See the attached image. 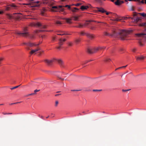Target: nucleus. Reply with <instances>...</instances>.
<instances>
[{
	"label": "nucleus",
	"instance_id": "f257e3e1",
	"mask_svg": "<svg viewBox=\"0 0 146 146\" xmlns=\"http://www.w3.org/2000/svg\"><path fill=\"white\" fill-rule=\"evenodd\" d=\"M129 31L126 30H122L119 31L114 30L111 34L105 32L104 35L106 36L115 37L119 36L121 40H127L129 39Z\"/></svg>",
	"mask_w": 146,
	"mask_h": 146
},
{
	"label": "nucleus",
	"instance_id": "f03ea898",
	"mask_svg": "<svg viewBox=\"0 0 146 146\" xmlns=\"http://www.w3.org/2000/svg\"><path fill=\"white\" fill-rule=\"evenodd\" d=\"M136 36L138 37L137 39L139 40V44L140 46H143V43L146 41V28L144 31V32L143 33L140 34H135Z\"/></svg>",
	"mask_w": 146,
	"mask_h": 146
},
{
	"label": "nucleus",
	"instance_id": "7ed1b4c3",
	"mask_svg": "<svg viewBox=\"0 0 146 146\" xmlns=\"http://www.w3.org/2000/svg\"><path fill=\"white\" fill-rule=\"evenodd\" d=\"M28 30L26 27L24 28L22 32H17L15 33L16 34L20 35L21 36L25 37H29L31 39L34 38L35 36L34 35L32 34H30L28 32Z\"/></svg>",
	"mask_w": 146,
	"mask_h": 146
},
{
	"label": "nucleus",
	"instance_id": "20e7f679",
	"mask_svg": "<svg viewBox=\"0 0 146 146\" xmlns=\"http://www.w3.org/2000/svg\"><path fill=\"white\" fill-rule=\"evenodd\" d=\"M52 11L54 12L61 11L63 12L64 10V8H62V6L60 5L58 7L57 6H54L52 7Z\"/></svg>",
	"mask_w": 146,
	"mask_h": 146
},
{
	"label": "nucleus",
	"instance_id": "39448f33",
	"mask_svg": "<svg viewBox=\"0 0 146 146\" xmlns=\"http://www.w3.org/2000/svg\"><path fill=\"white\" fill-rule=\"evenodd\" d=\"M31 25L32 26H36L40 27L41 29H44L47 27V26L42 25L40 22L33 23L31 24Z\"/></svg>",
	"mask_w": 146,
	"mask_h": 146
},
{
	"label": "nucleus",
	"instance_id": "423d86ee",
	"mask_svg": "<svg viewBox=\"0 0 146 146\" xmlns=\"http://www.w3.org/2000/svg\"><path fill=\"white\" fill-rule=\"evenodd\" d=\"M99 50H100L99 47H96L92 48H88L87 52L90 54H92L97 52Z\"/></svg>",
	"mask_w": 146,
	"mask_h": 146
},
{
	"label": "nucleus",
	"instance_id": "0eeeda50",
	"mask_svg": "<svg viewBox=\"0 0 146 146\" xmlns=\"http://www.w3.org/2000/svg\"><path fill=\"white\" fill-rule=\"evenodd\" d=\"M130 19L131 21L133 22H137L140 20L139 18L131 17L129 16H128V17H124V19Z\"/></svg>",
	"mask_w": 146,
	"mask_h": 146
},
{
	"label": "nucleus",
	"instance_id": "6e6552de",
	"mask_svg": "<svg viewBox=\"0 0 146 146\" xmlns=\"http://www.w3.org/2000/svg\"><path fill=\"white\" fill-rule=\"evenodd\" d=\"M64 7H67L68 9L71 10L72 11L74 12H76L78 10V9L76 7H74V9H71V8L70 6L68 5H66L65 6H62V8H63Z\"/></svg>",
	"mask_w": 146,
	"mask_h": 146
},
{
	"label": "nucleus",
	"instance_id": "1a4fd4ad",
	"mask_svg": "<svg viewBox=\"0 0 146 146\" xmlns=\"http://www.w3.org/2000/svg\"><path fill=\"white\" fill-rule=\"evenodd\" d=\"M33 0H31V2H30L29 3L27 4V5H30L32 7H38L40 5L39 4H33L34 3V2H33Z\"/></svg>",
	"mask_w": 146,
	"mask_h": 146
},
{
	"label": "nucleus",
	"instance_id": "9d476101",
	"mask_svg": "<svg viewBox=\"0 0 146 146\" xmlns=\"http://www.w3.org/2000/svg\"><path fill=\"white\" fill-rule=\"evenodd\" d=\"M45 3L48 4L50 6H51L54 4V1L53 0H45Z\"/></svg>",
	"mask_w": 146,
	"mask_h": 146
},
{
	"label": "nucleus",
	"instance_id": "9b49d317",
	"mask_svg": "<svg viewBox=\"0 0 146 146\" xmlns=\"http://www.w3.org/2000/svg\"><path fill=\"white\" fill-rule=\"evenodd\" d=\"M54 59L52 60L46 59L44 60V61L47 64V65H50L52 64V62L54 61Z\"/></svg>",
	"mask_w": 146,
	"mask_h": 146
},
{
	"label": "nucleus",
	"instance_id": "f8f14e48",
	"mask_svg": "<svg viewBox=\"0 0 146 146\" xmlns=\"http://www.w3.org/2000/svg\"><path fill=\"white\" fill-rule=\"evenodd\" d=\"M66 40V39L65 38H64L63 39H62L61 38H60L59 40L58 44L59 46L62 45L64 42Z\"/></svg>",
	"mask_w": 146,
	"mask_h": 146
},
{
	"label": "nucleus",
	"instance_id": "ddd939ff",
	"mask_svg": "<svg viewBox=\"0 0 146 146\" xmlns=\"http://www.w3.org/2000/svg\"><path fill=\"white\" fill-rule=\"evenodd\" d=\"M86 35L87 37L90 39L93 38L94 36L93 34H91L88 33H87L86 34Z\"/></svg>",
	"mask_w": 146,
	"mask_h": 146
},
{
	"label": "nucleus",
	"instance_id": "4468645a",
	"mask_svg": "<svg viewBox=\"0 0 146 146\" xmlns=\"http://www.w3.org/2000/svg\"><path fill=\"white\" fill-rule=\"evenodd\" d=\"M123 2H124L123 1H120L119 0L115 2L114 3L116 5H119L123 3Z\"/></svg>",
	"mask_w": 146,
	"mask_h": 146
},
{
	"label": "nucleus",
	"instance_id": "2eb2a0df",
	"mask_svg": "<svg viewBox=\"0 0 146 146\" xmlns=\"http://www.w3.org/2000/svg\"><path fill=\"white\" fill-rule=\"evenodd\" d=\"M39 44H34L33 43H31L30 42H28V46H30V47H32L34 46H37L39 45Z\"/></svg>",
	"mask_w": 146,
	"mask_h": 146
},
{
	"label": "nucleus",
	"instance_id": "dca6fc26",
	"mask_svg": "<svg viewBox=\"0 0 146 146\" xmlns=\"http://www.w3.org/2000/svg\"><path fill=\"white\" fill-rule=\"evenodd\" d=\"M135 58L137 60H143L144 59V57L143 56H141L140 57L139 56H135Z\"/></svg>",
	"mask_w": 146,
	"mask_h": 146
},
{
	"label": "nucleus",
	"instance_id": "f3484780",
	"mask_svg": "<svg viewBox=\"0 0 146 146\" xmlns=\"http://www.w3.org/2000/svg\"><path fill=\"white\" fill-rule=\"evenodd\" d=\"M60 74H58V73L56 72V73L55 74V75L58 78H59L60 79L63 80H64V79H62L60 77V75H61L62 73H59Z\"/></svg>",
	"mask_w": 146,
	"mask_h": 146
},
{
	"label": "nucleus",
	"instance_id": "a211bd4d",
	"mask_svg": "<svg viewBox=\"0 0 146 146\" xmlns=\"http://www.w3.org/2000/svg\"><path fill=\"white\" fill-rule=\"evenodd\" d=\"M40 49L39 48H37L35 50H32L30 52V54H33V53L38 51L39 50H40Z\"/></svg>",
	"mask_w": 146,
	"mask_h": 146
},
{
	"label": "nucleus",
	"instance_id": "6ab92c4d",
	"mask_svg": "<svg viewBox=\"0 0 146 146\" xmlns=\"http://www.w3.org/2000/svg\"><path fill=\"white\" fill-rule=\"evenodd\" d=\"M81 40V39L79 38H76L74 40V41L76 44L79 43Z\"/></svg>",
	"mask_w": 146,
	"mask_h": 146
},
{
	"label": "nucleus",
	"instance_id": "aec40b11",
	"mask_svg": "<svg viewBox=\"0 0 146 146\" xmlns=\"http://www.w3.org/2000/svg\"><path fill=\"white\" fill-rule=\"evenodd\" d=\"M89 7L87 6H82L81 7L80 9L83 10L84 9H87Z\"/></svg>",
	"mask_w": 146,
	"mask_h": 146
},
{
	"label": "nucleus",
	"instance_id": "412c9836",
	"mask_svg": "<svg viewBox=\"0 0 146 146\" xmlns=\"http://www.w3.org/2000/svg\"><path fill=\"white\" fill-rule=\"evenodd\" d=\"M124 17L122 18L123 19H122L124 20ZM121 19H120L119 18H118L113 19H111V20H112L114 21H120Z\"/></svg>",
	"mask_w": 146,
	"mask_h": 146
},
{
	"label": "nucleus",
	"instance_id": "4be33fe9",
	"mask_svg": "<svg viewBox=\"0 0 146 146\" xmlns=\"http://www.w3.org/2000/svg\"><path fill=\"white\" fill-rule=\"evenodd\" d=\"M98 11L99 12H101L102 13H104L106 11L102 8L98 9Z\"/></svg>",
	"mask_w": 146,
	"mask_h": 146
},
{
	"label": "nucleus",
	"instance_id": "5701e85b",
	"mask_svg": "<svg viewBox=\"0 0 146 146\" xmlns=\"http://www.w3.org/2000/svg\"><path fill=\"white\" fill-rule=\"evenodd\" d=\"M46 11V9L45 8H43L42 9V11L41 12V14L42 15H44V13Z\"/></svg>",
	"mask_w": 146,
	"mask_h": 146
},
{
	"label": "nucleus",
	"instance_id": "b1692460",
	"mask_svg": "<svg viewBox=\"0 0 146 146\" xmlns=\"http://www.w3.org/2000/svg\"><path fill=\"white\" fill-rule=\"evenodd\" d=\"M80 16H74L73 17V19L74 21H78V18Z\"/></svg>",
	"mask_w": 146,
	"mask_h": 146
},
{
	"label": "nucleus",
	"instance_id": "393cba45",
	"mask_svg": "<svg viewBox=\"0 0 146 146\" xmlns=\"http://www.w3.org/2000/svg\"><path fill=\"white\" fill-rule=\"evenodd\" d=\"M57 61L59 64L60 65L62 66L63 64V62L62 61L60 60H57Z\"/></svg>",
	"mask_w": 146,
	"mask_h": 146
},
{
	"label": "nucleus",
	"instance_id": "a878e982",
	"mask_svg": "<svg viewBox=\"0 0 146 146\" xmlns=\"http://www.w3.org/2000/svg\"><path fill=\"white\" fill-rule=\"evenodd\" d=\"M88 22H97L98 23H104L103 22H99V21H97L94 20H89L88 21H87Z\"/></svg>",
	"mask_w": 146,
	"mask_h": 146
},
{
	"label": "nucleus",
	"instance_id": "bb28decb",
	"mask_svg": "<svg viewBox=\"0 0 146 146\" xmlns=\"http://www.w3.org/2000/svg\"><path fill=\"white\" fill-rule=\"evenodd\" d=\"M71 19H66V22L70 24L71 23Z\"/></svg>",
	"mask_w": 146,
	"mask_h": 146
},
{
	"label": "nucleus",
	"instance_id": "cd10ccee",
	"mask_svg": "<svg viewBox=\"0 0 146 146\" xmlns=\"http://www.w3.org/2000/svg\"><path fill=\"white\" fill-rule=\"evenodd\" d=\"M83 26V25H82L81 24L79 23L78 25V26H76V27L78 28H82Z\"/></svg>",
	"mask_w": 146,
	"mask_h": 146
},
{
	"label": "nucleus",
	"instance_id": "c85d7f7f",
	"mask_svg": "<svg viewBox=\"0 0 146 146\" xmlns=\"http://www.w3.org/2000/svg\"><path fill=\"white\" fill-rule=\"evenodd\" d=\"M46 31L45 30H36L35 31V33H38L39 32H42V31Z\"/></svg>",
	"mask_w": 146,
	"mask_h": 146
},
{
	"label": "nucleus",
	"instance_id": "c756f323",
	"mask_svg": "<svg viewBox=\"0 0 146 146\" xmlns=\"http://www.w3.org/2000/svg\"><path fill=\"white\" fill-rule=\"evenodd\" d=\"M56 24L57 25H60L62 24V23L61 22L59 21H56Z\"/></svg>",
	"mask_w": 146,
	"mask_h": 146
},
{
	"label": "nucleus",
	"instance_id": "7c9ffc66",
	"mask_svg": "<svg viewBox=\"0 0 146 146\" xmlns=\"http://www.w3.org/2000/svg\"><path fill=\"white\" fill-rule=\"evenodd\" d=\"M111 60L110 58H106L105 59L104 61L106 62H108L110 61Z\"/></svg>",
	"mask_w": 146,
	"mask_h": 146
},
{
	"label": "nucleus",
	"instance_id": "2f4dec72",
	"mask_svg": "<svg viewBox=\"0 0 146 146\" xmlns=\"http://www.w3.org/2000/svg\"><path fill=\"white\" fill-rule=\"evenodd\" d=\"M139 14H140L141 16H142L143 17H146V14L144 13H139Z\"/></svg>",
	"mask_w": 146,
	"mask_h": 146
},
{
	"label": "nucleus",
	"instance_id": "473e14b6",
	"mask_svg": "<svg viewBox=\"0 0 146 146\" xmlns=\"http://www.w3.org/2000/svg\"><path fill=\"white\" fill-rule=\"evenodd\" d=\"M9 6L11 7H17V6L15 5L14 4H10L9 5Z\"/></svg>",
	"mask_w": 146,
	"mask_h": 146
},
{
	"label": "nucleus",
	"instance_id": "72a5a7b5",
	"mask_svg": "<svg viewBox=\"0 0 146 146\" xmlns=\"http://www.w3.org/2000/svg\"><path fill=\"white\" fill-rule=\"evenodd\" d=\"M57 35H70V34H67V33H63V34L59 33V34H57Z\"/></svg>",
	"mask_w": 146,
	"mask_h": 146
},
{
	"label": "nucleus",
	"instance_id": "f704fd0d",
	"mask_svg": "<svg viewBox=\"0 0 146 146\" xmlns=\"http://www.w3.org/2000/svg\"><path fill=\"white\" fill-rule=\"evenodd\" d=\"M127 66V65H126V66H122V67H119V68H117V69H115V70H117L119 69L120 68H125Z\"/></svg>",
	"mask_w": 146,
	"mask_h": 146
},
{
	"label": "nucleus",
	"instance_id": "c9c22d12",
	"mask_svg": "<svg viewBox=\"0 0 146 146\" xmlns=\"http://www.w3.org/2000/svg\"><path fill=\"white\" fill-rule=\"evenodd\" d=\"M20 86V85H19V86H16L15 87H14L13 88H11V90H13V89H16L17 88H18L19 86Z\"/></svg>",
	"mask_w": 146,
	"mask_h": 146
},
{
	"label": "nucleus",
	"instance_id": "e433bc0d",
	"mask_svg": "<svg viewBox=\"0 0 146 146\" xmlns=\"http://www.w3.org/2000/svg\"><path fill=\"white\" fill-rule=\"evenodd\" d=\"M86 33H85L84 32L82 31L80 32V34L82 36V35H86Z\"/></svg>",
	"mask_w": 146,
	"mask_h": 146
},
{
	"label": "nucleus",
	"instance_id": "4c0bfd02",
	"mask_svg": "<svg viewBox=\"0 0 146 146\" xmlns=\"http://www.w3.org/2000/svg\"><path fill=\"white\" fill-rule=\"evenodd\" d=\"M68 44L69 46H72V45L73 43L72 42H69Z\"/></svg>",
	"mask_w": 146,
	"mask_h": 146
},
{
	"label": "nucleus",
	"instance_id": "58836bf2",
	"mask_svg": "<svg viewBox=\"0 0 146 146\" xmlns=\"http://www.w3.org/2000/svg\"><path fill=\"white\" fill-rule=\"evenodd\" d=\"M99 48H100V50H102V49L105 48L106 47H105V46H102V47L99 46Z\"/></svg>",
	"mask_w": 146,
	"mask_h": 146
},
{
	"label": "nucleus",
	"instance_id": "ea45409f",
	"mask_svg": "<svg viewBox=\"0 0 146 146\" xmlns=\"http://www.w3.org/2000/svg\"><path fill=\"white\" fill-rule=\"evenodd\" d=\"M90 28L93 30H94L95 29V27L94 26H91L90 27Z\"/></svg>",
	"mask_w": 146,
	"mask_h": 146
},
{
	"label": "nucleus",
	"instance_id": "a19ab883",
	"mask_svg": "<svg viewBox=\"0 0 146 146\" xmlns=\"http://www.w3.org/2000/svg\"><path fill=\"white\" fill-rule=\"evenodd\" d=\"M58 101H56V102H55V106H58Z\"/></svg>",
	"mask_w": 146,
	"mask_h": 146
},
{
	"label": "nucleus",
	"instance_id": "79ce46f5",
	"mask_svg": "<svg viewBox=\"0 0 146 146\" xmlns=\"http://www.w3.org/2000/svg\"><path fill=\"white\" fill-rule=\"evenodd\" d=\"M93 91H102L101 90H93Z\"/></svg>",
	"mask_w": 146,
	"mask_h": 146
},
{
	"label": "nucleus",
	"instance_id": "37998d69",
	"mask_svg": "<svg viewBox=\"0 0 146 146\" xmlns=\"http://www.w3.org/2000/svg\"><path fill=\"white\" fill-rule=\"evenodd\" d=\"M88 62V61H86L85 62H83L82 64V65H84L85 64H86V63H87V62Z\"/></svg>",
	"mask_w": 146,
	"mask_h": 146
},
{
	"label": "nucleus",
	"instance_id": "c03bdc74",
	"mask_svg": "<svg viewBox=\"0 0 146 146\" xmlns=\"http://www.w3.org/2000/svg\"><path fill=\"white\" fill-rule=\"evenodd\" d=\"M10 7H7L6 8V10L7 11L9 10L10 9Z\"/></svg>",
	"mask_w": 146,
	"mask_h": 146
},
{
	"label": "nucleus",
	"instance_id": "a18cd8bd",
	"mask_svg": "<svg viewBox=\"0 0 146 146\" xmlns=\"http://www.w3.org/2000/svg\"><path fill=\"white\" fill-rule=\"evenodd\" d=\"M21 102H16V103H11V104H10V105H13V104H18V103H21Z\"/></svg>",
	"mask_w": 146,
	"mask_h": 146
},
{
	"label": "nucleus",
	"instance_id": "49530a36",
	"mask_svg": "<svg viewBox=\"0 0 146 146\" xmlns=\"http://www.w3.org/2000/svg\"><path fill=\"white\" fill-rule=\"evenodd\" d=\"M129 90H122V91L123 92H126L127 91H128Z\"/></svg>",
	"mask_w": 146,
	"mask_h": 146
},
{
	"label": "nucleus",
	"instance_id": "de8ad7c7",
	"mask_svg": "<svg viewBox=\"0 0 146 146\" xmlns=\"http://www.w3.org/2000/svg\"><path fill=\"white\" fill-rule=\"evenodd\" d=\"M40 91V90H34V92L35 94L36 93V92H37L38 91Z\"/></svg>",
	"mask_w": 146,
	"mask_h": 146
},
{
	"label": "nucleus",
	"instance_id": "09e8293b",
	"mask_svg": "<svg viewBox=\"0 0 146 146\" xmlns=\"http://www.w3.org/2000/svg\"><path fill=\"white\" fill-rule=\"evenodd\" d=\"M81 4L80 3H77V4H76L75 5H76V6H79L80 5H81Z\"/></svg>",
	"mask_w": 146,
	"mask_h": 146
},
{
	"label": "nucleus",
	"instance_id": "8fccbe9b",
	"mask_svg": "<svg viewBox=\"0 0 146 146\" xmlns=\"http://www.w3.org/2000/svg\"><path fill=\"white\" fill-rule=\"evenodd\" d=\"M3 59V58H0V64H1V62Z\"/></svg>",
	"mask_w": 146,
	"mask_h": 146
},
{
	"label": "nucleus",
	"instance_id": "3c124183",
	"mask_svg": "<svg viewBox=\"0 0 146 146\" xmlns=\"http://www.w3.org/2000/svg\"><path fill=\"white\" fill-rule=\"evenodd\" d=\"M40 2L39 1H37L36 2H34V4H38Z\"/></svg>",
	"mask_w": 146,
	"mask_h": 146
},
{
	"label": "nucleus",
	"instance_id": "603ef678",
	"mask_svg": "<svg viewBox=\"0 0 146 146\" xmlns=\"http://www.w3.org/2000/svg\"><path fill=\"white\" fill-rule=\"evenodd\" d=\"M136 49L135 48H134L132 49V51L133 52H135L136 50Z\"/></svg>",
	"mask_w": 146,
	"mask_h": 146
},
{
	"label": "nucleus",
	"instance_id": "864d4df0",
	"mask_svg": "<svg viewBox=\"0 0 146 146\" xmlns=\"http://www.w3.org/2000/svg\"><path fill=\"white\" fill-rule=\"evenodd\" d=\"M23 44H25V45H26L27 46H28V43L24 42V43H23Z\"/></svg>",
	"mask_w": 146,
	"mask_h": 146
},
{
	"label": "nucleus",
	"instance_id": "5fc2aeb1",
	"mask_svg": "<svg viewBox=\"0 0 146 146\" xmlns=\"http://www.w3.org/2000/svg\"><path fill=\"white\" fill-rule=\"evenodd\" d=\"M8 18L10 19H11L12 18V16H11V15H8Z\"/></svg>",
	"mask_w": 146,
	"mask_h": 146
},
{
	"label": "nucleus",
	"instance_id": "6e6d98bb",
	"mask_svg": "<svg viewBox=\"0 0 146 146\" xmlns=\"http://www.w3.org/2000/svg\"><path fill=\"white\" fill-rule=\"evenodd\" d=\"M35 94V93H32V94H28V95L31 96V95H34Z\"/></svg>",
	"mask_w": 146,
	"mask_h": 146
},
{
	"label": "nucleus",
	"instance_id": "4d7b16f0",
	"mask_svg": "<svg viewBox=\"0 0 146 146\" xmlns=\"http://www.w3.org/2000/svg\"><path fill=\"white\" fill-rule=\"evenodd\" d=\"M55 37H52V40H55Z\"/></svg>",
	"mask_w": 146,
	"mask_h": 146
},
{
	"label": "nucleus",
	"instance_id": "13d9d810",
	"mask_svg": "<svg viewBox=\"0 0 146 146\" xmlns=\"http://www.w3.org/2000/svg\"><path fill=\"white\" fill-rule=\"evenodd\" d=\"M58 46V47H57V49H60V46Z\"/></svg>",
	"mask_w": 146,
	"mask_h": 146
},
{
	"label": "nucleus",
	"instance_id": "bf43d9fd",
	"mask_svg": "<svg viewBox=\"0 0 146 146\" xmlns=\"http://www.w3.org/2000/svg\"><path fill=\"white\" fill-rule=\"evenodd\" d=\"M88 24H89V23H86L84 24V25H88Z\"/></svg>",
	"mask_w": 146,
	"mask_h": 146
},
{
	"label": "nucleus",
	"instance_id": "052dcab7",
	"mask_svg": "<svg viewBox=\"0 0 146 146\" xmlns=\"http://www.w3.org/2000/svg\"><path fill=\"white\" fill-rule=\"evenodd\" d=\"M59 32H61V33H66L67 32H64V31H60Z\"/></svg>",
	"mask_w": 146,
	"mask_h": 146
},
{
	"label": "nucleus",
	"instance_id": "680f3d73",
	"mask_svg": "<svg viewBox=\"0 0 146 146\" xmlns=\"http://www.w3.org/2000/svg\"><path fill=\"white\" fill-rule=\"evenodd\" d=\"M123 50V49L122 48H121L120 49V50L121 51H122Z\"/></svg>",
	"mask_w": 146,
	"mask_h": 146
},
{
	"label": "nucleus",
	"instance_id": "e2e57ef3",
	"mask_svg": "<svg viewBox=\"0 0 146 146\" xmlns=\"http://www.w3.org/2000/svg\"><path fill=\"white\" fill-rule=\"evenodd\" d=\"M7 114H12V113H7Z\"/></svg>",
	"mask_w": 146,
	"mask_h": 146
},
{
	"label": "nucleus",
	"instance_id": "0e129e2a",
	"mask_svg": "<svg viewBox=\"0 0 146 146\" xmlns=\"http://www.w3.org/2000/svg\"><path fill=\"white\" fill-rule=\"evenodd\" d=\"M3 114L4 115H7V113H3Z\"/></svg>",
	"mask_w": 146,
	"mask_h": 146
},
{
	"label": "nucleus",
	"instance_id": "69168bd1",
	"mask_svg": "<svg viewBox=\"0 0 146 146\" xmlns=\"http://www.w3.org/2000/svg\"><path fill=\"white\" fill-rule=\"evenodd\" d=\"M92 61V60H88V62H90V61Z\"/></svg>",
	"mask_w": 146,
	"mask_h": 146
},
{
	"label": "nucleus",
	"instance_id": "338daca9",
	"mask_svg": "<svg viewBox=\"0 0 146 146\" xmlns=\"http://www.w3.org/2000/svg\"><path fill=\"white\" fill-rule=\"evenodd\" d=\"M3 13V12L2 11H0V14H1Z\"/></svg>",
	"mask_w": 146,
	"mask_h": 146
},
{
	"label": "nucleus",
	"instance_id": "774afa93",
	"mask_svg": "<svg viewBox=\"0 0 146 146\" xmlns=\"http://www.w3.org/2000/svg\"><path fill=\"white\" fill-rule=\"evenodd\" d=\"M106 14L107 15H108L109 14V13H108V12H106Z\"/></svg>",
	"mask_w": 146,
	"mask_h": 146
}]
</instances>
